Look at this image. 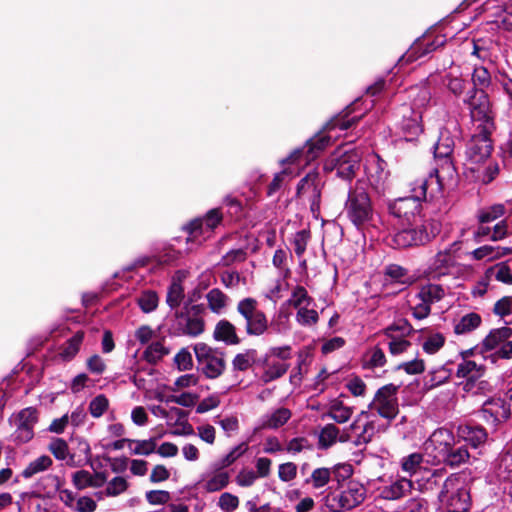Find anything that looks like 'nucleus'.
<instances>
[{
    "mask_svg": "<svg viewBox=\"0 0 512 512\" xmlns=\"http://www.w3.org/2000/svg\"><path fill=\"white\" fill-rule=\"evenodd\" d=\"M361 119L360 116L348 117V112L344 115H338L332 118L313 137L308 139L301 147L293 149L282 160H317L322 156L324 150L331 144L332 136L329 134L332 130L339 129L345 131Z\"/></svg>",
    "mask_w": 512,
    "mask_h": 512,
    "instance_id": "obj_1",
    "label": "nucleus"
},
{
    "mask_svg": "<svg viewBox=\"0 0 512 512\" xmlns=\"http://www.w3.org/2000/svg\"><path fill=\"white\" fill-rule=\"evenodd\" d=\"M439 501L448 512H466L471 505V496L465 477L451 474L443 483L438 495Z\"/></svg>",
    "mask_w": 512,
    "mask_h": 512,
    "instance_id": "obj_2",
    "label": "nucleus"
},
{
    "mask_svg": "<svg viewBox=\"0 0 512 512\" xmlns=\"http://www.w3.org/2000/svg\"><path fill=\"white\" fill-rule=\"evenodd\" d=\"M204 307L202 305H185L176 310L171 328L178 336L197 337L204 332Z\"/></svg>",
    "mask_w": 512,
    "mask_h": 512,
    "instance_id": "obj_3",
    "label": "nucleus"
},
{
    "mask_svg": "<svg viewBox=\"0 0 512 512\" xmlns=\"http://www.w3.org/2000/svg\"><path fill=\"white\" fill-rule=\"evenodd\" d=\"M365 486L357 481H349L339 491H333L326 495L325 505L332 512L351 510L359 506L366 498Z\"/></svg>",
    "mask_w": 512,
    "mask_h": 512,
    "instance_id": "obj_4",
    "label": "nucleus"
},
{
    "mask_svg": "<svg viewBox=\"0 0 512 512\" xmlns=\"http://www.w3.org/2000/svg\"><path fill=\"white\" fill-rule=\"evenodd\" d=\"M472 354L471 351L462 352V361L457 366L456 376L458 378H465L466 381L462 383L463 390L472 395L482 393L488 386V383L481 380L485 373V366L470 360L467 357Z\"/></svg>",
    "mask_w": 512,
    "mask_h": 512,
    "instance_id": "obj_5",
    "label": "nucleus"
},
{
    "mask_svg": "<svg viewBox=\"0 0 512 512\" xmlns=\"http://www.w3.org/2000/svg\"><path fill=\"white\" fill-rule=\"evenodd\" d=\"M345 210L349 220L358 228L366 226L373 216L370 197L363 188L349 192Z\"/></svg>",
    "mask_w": 512,
    "mask_h": 512,
    "instance_id": "obj_6",
    "label": "nucleus"
},
{
    "mask_svg": "<svg viewBox=\"0 0 512 512\" xmlns=\"http://www.w3.org/2000/svg\"><path fill=\"white\" fill-rule=\"evenodd\" d=\"M412 225L409 223V226L403 228L391 236V245L395 248H407L410 246L423 245L428 243L432 238L435 237L438 232V228L433 223H430L431 231H428V226L426 224L417 223Z\"/></svg>",
    "mask_w": 512,
    "mask_h": 512,
    "instance_id": "obj_7",
    "label": "nucleus"
},
{
    "mask_svg": "<svg viewBox=\"0 0 512 512\" xmlns=\"http://www.w3.org/2000/svg\"><path fill=\"white\" fill-rule=\"evenodd\" d=\"M194 352L197 359L198 370L207 378H218L225 370L224 354L208 346L205 343H197L194 346Z\"/></svg>",
    "mask_w": 512,
    "mask_h": 512,
    "instance_id": "obj_8",
    "label": "nucleus"
},
{
    "mask_svg": "<svg viewBox=\"0 0 512 512\" xmlns=\"http://www.w3.org/2000/svg\"><path fill=\"white\" fill-rule=\"evenodd\" d=\"M237 311L244 320L248 335L260 336L267 331L268 319L265 313L258 309V303L255 299L245 298L239 301Z\"/></svg>",
    "mask_w": 512,
    "mask_h": 512,
    "instance_id": "obj_9",
    "label": "nucleus"
},
{
    "mask_svg": "<svg viewBox=\"0 0 512 512\" xmlns=\"http://www.w3.org/2000/svg\"><path fill=\"white\" fill-rule=\"evenodd\" d=\"M423 456L420 453H412L401 460L402 470L408 473L411 477H415L418 483V489L428 490L432 489L433 485L437 484V478L442 477V470H426L422 468L421 464Z\"/></svg>",
    "mask_w": 512,
    "mask_h": 512,
    "instance_id": "obj_10",
    "label": "nucleus"
},
{
    "mask_svg": "<svg viewBox=\"0 0 512 512\" xmlns=\"http://www.w3.org/2000/svg\"><path fill=\"white\" fill-rule=\"evenodd\" d=\"M399 387L387 384L379 388L369 404V409L376 411L382 418L392 421L399 413L398 393Z\"/></svg>",
    "mask_w": 512,
    "mask_h": 512,
    "instance_id": "obj_11",
    "label": "nucleus"
},
{
    "mask_svg": "<svg viewBox=\"0 0 512 512\" xmlns=\"http://www.w3.org/2000/svg\"><path fill=\"white\" fill-rule=\"evenodd\" d=\"M466 105L468 106L471 120L477 123V130L485 131L486 133H492L495 130L490 100L486 92H481L478 99Z\"/></svg>",
    "mask_w": 512,
    "mask_h": 512,
    "instance_id": "obj_12",
    "label": "nucleus"
},
{
    "mask_svg": "<svg viewBox=\"0 0 512 512\" xmlns=\"http://www.w3.org/2000/svg\"><path fill=\"white\" fill-rule=\"evenodd\" d=\"M424 190L418 192L414 197H401L396 199L389 205V211L392 215L398 218H404L408 223H417V217L420 215L424 201Z\"/></svg>",
    "mask_w": 512,
    "mask_h": 512,
    "instance_id": "obj_13",
    "label": "nucleus"
},
{
    "mask_svg": "<svg viewBox=\"0 0 512 512\" xmlns=\"http://www.w3.org/2000/svg\"><path fill=\"white\" fill-rule=\"evenodd\" d=\"M454 442V435L449 429L439 428L425 442V450L433 454L436 461H439L443 458V454L449 451Z\"/></svg>",
    "mask_w": 512,
    "mask_h": 512,
    "instance_id": "obj_14",
    "label": "nucleus"
},
{
    "mask_svg": "<svg viewBox=\"0 0 512 512\" xmlns=\"http://www.w3.org/2000/svg\"><path fill=\"white\" fill-rule=\"evenodd\" d=\"M455 264L456 261L451 248L439 251L430 260V263L425 270V276L433 280L440 279L442 276L448 275Z\"/></svg>",
    "mask_w": 512,
    "mask_h": 512,
    "instance_id": "obj_15",
    "label": "nucleus"
},
{
    "mask_svg": "<svg viewBox=\"0 0 512 512\" xmlns=\"http://www.w3.org/2000/svg\"><path fill=\"white\" fill-rule=\"evenodd\" d=\"M473 135L467 144L466 154L468 160H488L493 150L490 135L485 131H479Z\"/></svg>",
    "mask_w": 512,
    "mask_h": 512,
    "instance_id": "obj_16",
    "label": "nucleus"
},
{
    "mask_svg": "<svg viewBox=\"0 0 512 512\" xmlns=\"http://www.w3.org/2000/svg\"><path fill=\"white\" fill-rule=\"evenodd\" d=\"M479 413L487 423L497 425L509 419L511 409L509 404L498 398L485 402Z\"/></svg>",
    "mask_w": 512,
    "mask_h": 512,
    "instance_id": "obj_17",
    "label": "nucleus"
},
{
    "mask_svg": "<svg viewBox=\"0 0 512 512\" xmlns=\"http://www.w3.org/2000/svg\"><path fill=\"white\" fill-rule=\"evenodd\" d=\"M422 116L419 112L408 109L404 113L401 121L398 123V129L403 135L405 142H415L419 135L423 132Z\"/></svg>",
    "mask_w": 512,
    "mask_h": 512,
    "instance_id": "obj_18",
    "label": "nucleus"
},
{
    "mask_svg": "<svg viewBox=\"0 0 512 512\" xmlns=\"http://www.w3.org/2000/svg\"><path fill=\"white\" fill-rule=\"evenodd\" d=\"M37 422V411L34 408L23 409L15 419V437L19 442L25 443L33 438V427Z\"/></svg>",
    "mask_w": 512,
    "mask_h": 512,
    "instance_id": "obj_19",
    "label": "nucleus"
},
{
    "mask_svg": "<svg viewBox=\"0 0 512 512\" xmlns=\"http://www.w3.org/2000/svg\"><path fill=\"white\" fill-rule=\"evenodd\" d=\"M440 170L436 169L434 173H431L428 178L417 179L410 184L411 195L408 197H414L419 191L424 190V200H427L428 190L430 198L436 196L442 189V179L439 174Z\"/></svg>",
    "mask_w": 512,
    "mask_h": 512,
    "instance_id": "obj_20",
    "label": "nucleus"
},
{
    "mask_svg": "<svg viewBox=\"0 0 512 512\" xmlns=\"http://www.w3.org/2000/svg\"><path fill=\"white\" fill-rule=\"evenodd\" d=\"M222 214L219 209L210 210L204 218H198L190 223V233L194 236L209 234L221 222Z\"/></svg>",
    "mask_w": 512,
    "mask_h": 512,
    "instance_id": "obj_21",
    "label": "nucleus"
},
{
    "mask_svg": "<svg viewBox=\"0 0 512 512\" xmlns=\"http://www.w3.org/2000/svg\"><path fill=\"white\" fill-rule=\"evenodd\" d=\"M352 436L349 432L344 431L340 434V430L334 424L325 425L319 433L318 445L321 449H327L336 443L337 440L340 442H349Z\"/></svg>",
    "mask_w": 512,
    "mask_h": 512,
    "instance_id": "obj_22",
    "label": "nucleus"
},
{
    "mask_svg": "<svg viewBox=\"0 0 512 512\" xmlns=\"http://www.w3.org/2000/svg\"><path fill=\"white\" fill-rule=\"evenodd\" d=\"M458 436L472 447L477 448L487 440L486 430L479 425H460L457 430Z\"/></svg>",
    "mask_w": 512,
    "mask_h": 512,
    "instance_id": "obj_23",
    "label": "nucleus"
},
{
    "mask_svg": "<svg viewBox=\"0 0 512 512\" xmlns=\"http://www.w3.org/2000/svg\"><path fill=\"white\" fill-rule=\"evenodd\" d=\"M218 468L212 473H207L202 477L199 485L206 492H216L225 488L229 483V473Z\"/></svg>",
    "mask_w": 512,
    "mask_h": 512,
    "instance_id": "obj_24",
    "label": "nucleus"
},
{
    "mask_svg": "<svg viewBox=\"0 0 512 512\" xmlns=\"http://www.w3.org/2000/svg\"><path fill=\"white\" fill-rule=\"evenodd\" d=\"M512 338V328L504 326L493 329L482 341V347L486 351L498 350L502 345Z\"/></svg>",
    "mask_w": 512,
    "mask_h": 512,
    "instance_id": "obj_25",
    "label": "nucleus"
},
{
    "mask_svg": "<svg viewBox=\"0 0 512 512\" xmlns=\"http://www.w3.org/2000/svg\"><path fill=\"white\" fill-rule=\"evenodd\" d=\"M455 142L450 132L443 128L440 129L437 142L433 145V154L435 159H446L452 156Z\"/></svg>",
    "mask_w": 512,
    "mask_h": 512,
    "instance_id": "obj_26",
    "label": "nucleus"
},
{
    "mask_svg": "<svg viewBox=\"0 0 512 512\" xmlns=\"http://www.w3.org/2000/svg\"><path fill=\"white\" fill-rule=\"evenodd\" d=\"M446 42L445 36H437L432 41L422 43L418 39L415 44L411 47L408 55V60L413 61L419 58L425 57L428 54L434 52L437 48L443 46Z\"/></svg>",
    "mask_w": 512,
    "mask_h": 512,
    "instance_id": "obj_27",
    "label": "nucleus"
},
{
    "mask_svg": "<svg viewBox=\"0 0 512 512\" xmlns=\"http://www.w3.org/2000/svg\"><path fill=\"white\" fill-rule=\"evenodd\" d=\"M412 488L413 481L403 477L392 482L390 485L384 486L380 491V496L386 500H397Z\"/></svg>",
    "mask_w": 512,
    "mask_h": 512,
    "instance_id": "obj_28",
    "label": "nucleus"
},
{
    "mask_svg": "<svg viewBox=\"0 0 512 512\" xmlns=\"http://www.w3.org/2000/svg\"><path fill=\"white\" fill-rule=\"evenodd\" d=\"M445 296L444 288L439 284L428 283L422 285L418 292L415 294V300H421L431 306L432 304L439 302Z\"/></svg>",
    "mask_w": 512,
    "mask_h": 512,
    "instance_id": "obj_29",
    "label": "nucleus"
},
{
    "mask_svg": "<svg viewBox=\"0 0 512 512\" xmlns=\"http://www.w3.org/2000/svg\"><path fill=\"white\" fill-rule=\"evenodd\" d=\"M470 454L464 445L453 443L448 452L443 454L438 462H443L451 467H458L468 461Z\"/></svg>",
    "mask_w": 512,
    "mask_h": 512,
    "instance_id": "obj_30",
    "label": "nucleus"
},
{
    "mask_svg": "<svg viewBox=\"0 0 512 512\" xmlns=\"http://www.w3.org/2000/svg\"><path fill=\"white\" fill-rule=\"evenodd\" d=\"M353 412V407L345 405L343 401L339 399H334L329 403L325 416H328L339 424H343L351 418Z\"/></svg>",
    "mask_w": 512,
    "mask_h": 512,
    "instance_id": "obj_31",
    "label": "nucleus"
},
{
    "mask_svg": "<svg viewBox=\"0 0 512 512\" xmlns=\"http://www.w3.org/2000/svg\"><path fill=\"white\" fill-rule=\"evenodd\" d=\"M471 254L475 260H495L512 254V248L484 245L475 249Z\"/></svg>",
    "mask_w": 512,
    "mask_h": 512,
    "instance_id": "obj_32",
    "label": "nucleus"
},
{
    "mask_svg": "<svg viewBox=\"0 0 512 512\" xmlns=\"http://www.w3.org/2000/svg\"><path fill=\"white\" fill-rule=\"evenodd\" d=\"M214 337L228 344L239 343L235 326L227 320H221L217 323L214 330Z\"/></svg>",
    "mask_w": 512,
    "mask_h": 512,
    "instance_id": "obj_33",
    "label": "nucleus"
},
{
    "mask_svg": "<svg viewBox=\"0 0 512 512\" xmlns=\"http://www.w3.org/2000/svg\"><path fill=\"white\" fill-rule=\"evenodd\" d=\"M340 467L330 468H317L313 470L311 476L306 479L307 484H311L313 488L319 489L324 487L329 483L332 478V475H336Z\"/></svg>",
    "mask_w": 512,
    "mask_h": 512,
    "instance_id": "obj_34",
    "label": "nucleus"
},
{
    "mask_svg": "<svg viewBox=\"0 0 512 512\" xmlns=\"http://www.w3.org/2000/svg\"><path fill=\"white\" fill-rule=\"evenodd\" d=\"M365 157L363 150L353 143H345L337 147L331 160H362Z\"/></svg>",
    "mask_w": 512,
    "mask_h": 512,
    "instance_id": "obj_35",
    "label": "nucleus"
},
{
    "mask_svg": "<svg viewBox=\"0 0 512 512\" xmlns=\"http://www.w3.org/2000/svg\"><path fill=\"white\" fill-rule=\"evenodd\" d=\"M53 464L52 459L48 455H41L31 461L22 471L21 475L25 479L32 478L34 475L48 470Z\"/></svg>",
    "mask_w": 512,
    "mask_h": 512,
    "instance_id": "obj_36",
    "label": "nucleus"
},
{
    "mask_svg": "<svg viewBox=\"0 0 512 512\" xmlns=\"http://www.w3.org/2000/svg\"><path fill=\"white\" fill-rule=\"evenodd\" d=\"M48 450L58 460H67V464L74 465V455L70 454L67 442L62 438L53 439L49 445Z\"/></svg>",
    "mask_w": 512,
    "mask_h": 512,
    "instance_id": "obj_37",
    "label": "nucleus"
},
{
    "mask_svg": "<svg viewBox=\"0 0 512 512\" xmlns=\"http://www.w3.org/2000/svg\"><path fill=\"white\" fill-rule=\"evenodd\" d=\"M486 276L507 285L512 284V270L505 263H498L486 270Z\"/></svg>",
    "mask_w": 512,
    "mask_h": 512,
    "instance_id": "obj_38",
    "label": "nucleus"
},
{
    "mask_svg": "<svg viewBox=\"0 0 512 512\" xmlns=\"http://www.w3.org/2000/svg\"><path fill=\"white\" fill-rule=\"evenodd\" d=\"M291 417L289 409L281 407L267 415L263 421V427L269 429H277L283 426Z\"/></svg>",
    "mask_w": 512,
    "mask_h": 512,
    "instance_id": "obj_39",
    "label": "nucleus"
},
{
    "mask_svg": "<svg viewBox=\"0 0 512 512\" xmlns=\"http://www.w3.org/2000/svg\"><path fill=\"white\" fill-rule=\"evenodd\" d=\"M157 446L156 438L147 440H129V449L134 455H150L155 452Z\"/></svg>",
    "mask_w": 512,
    "mask_h": 512,
    "instance_id": "obj_40",
    "label": "nucleus"
},
{
    "mask_svg": "<svg viewBox=\"0 0 512 512\" xmlns=\"http://www.w3.org/2000/svg\"><path fill=\"white\" fill-rule=\"evenodd\" d=\"M169 354V349L166 348L162 342L156 341L151 343L143 352V359L150 364H156L165 355Z\"/></svg>",
    "mask_w": 512,
    "mask_h": 512,
    "instance_id": "obj_41",
    "label": "nucleus"
},
{
    "mask_svg": "<svg viewBox=\"0 0 512 512\" xmlns=\"http://www.w3.org/2000/svg\"><path fill=\"white\" fill-rule=\"evenodd\" d=\"M481 323V317L476 313L464 315L455 325L456 334H466L476 329Z\"/></svg>",
    "mask_w": 512,
    "mask_h": 512,
    "instance_id": "obj_42",
    "label": "nucleus"
},
{
    "mask_svg": "<svg viewBox=\"0 0 512 512\" xmlns=\"http://www.w3.org/2000/svg\"><path fill=\"white\" fill-rule=\"evenodd\" d=\"M209 308L219 313L227 304V296L218 288L210 290L206 295Z\"/></svg>",
    "mask_w": 512,
    "mask_h": 512,
    "instance_id": "obj_43",
    "label": "nucleus"
},
{
    "mask_svg": "<svg viewBox=\"0 0 512 512\" xmlns=\"http://www.w3.org/2000/svg\"><path fill=\"white\" fill-rule=\"evenodd\" d=\"M358 164L359 162H335L331 167L325 166V168L336 170V174L344 180H351L355 176V170L359 167Z\"/></svg>",
    "mask_w": 512,
    "mask_h": 512,
    "instance_id": "obj_44",
    "label": "nucleus"
},
{
    "mask_svg": "<svg viewBox=\"0 0 512 512\" xmlns=\"http://www.w3.org/2000/svg\"><path fill=\"white\" fill-rule=\"evenodd\" d=\"M288 370V365L283 361L269 363L263 373V381L270 382L283 376Z\"/></svg>",
    "mask_w": 512,
    "mask_h": 512,
    "instance_id": "obj_45",
    "label": "nucleus"
},
{
    "mask_svg": "<svg viewBox=\"0 0 512 512\" xmlns=\"http://www.w3.org/2000/svg\"><path fill=\"white\" fill-rule=\"evenodd\" d=\"M84 333L79 331L71 337L64 345L62 350V357L66 360L72 359L79 351L80 345L83 341Z\"/></svg>",
    "mask_w": 512,
    "mask_h": 512,
    "instance_id": "obj_46",
    "label": "nucleus"
},
{
    "mask_svg": "<svg viewBox=\"0 0 512 512\" xmlns=\"http://www.w3.org/2000/svg\"><path fill=\"white\" fill-rule=\"evenodd\" d=\"M255 358V350H247L244 353H239L234 357L232 361L233 368L238 371H246L255 362Z\"/></svg>",
    "mask_w": 512,
    "mask_h": 512,
    "instance_id": "obj_47",
    "label": "nucleus"
},
{
    "mask_svg": "<svg viewBox=\"0 0 512 512\" xmlns=\"http://www.w3.org/2000/svg\"><path fill=\"white\" fill-rule=\"evenodd\" d=\"M184 289L179 282H172L167 292L166 302L172 309L180 306L184 299Z\"/></svg>",
    "mask_w": 512,
    "mask_h": 512,
    "instance_id": "obj_48",
    "label": "nucleus"
},
{
    "mask_svg": "<svg viewBox=\"0 0 512 512\" xmlns=\"http://www.w3.org/2000/svg\"><path fill=\"white\" fill-rule=\"evenodd\" d=\"M289 305L296 309L304 306H310L312 299L308 296L307 290L302 286H297L288 300Z\"/></svg>",
    "mask_w": 512,
    "mask_h": 512,
    "instance_id": "obj_49",
    "label": "nucleus"
},
{
    "mask_svg": "<svg viewBox=\"0 0 512 512\" xmlns=\"http://www.w3.org/2000/svg\"><path fill=\"white\" fill-rule=\"evenodd\" d=\"M472 82L476 87L487 89L492 82L488 69L484 66H476L472 73Z\"/></svg>",
    "mask_w": 512,
    "mask_h": 512,
    "instance_id": "obj_50",
    "label": "nucleus"
},
{
    "mask_svg": "<svg viewBox=\"0 0 512 512\" xmlns=\"http://www.w3.org/2000/svg\"><path fill=\"white\" fill-rule=\"evenodd\" d=\"M109 407V400L103 394L97 395L89 403V412L94 418L101 417Z\"/></svg>",
    "mask_w": 512,
    "mask_h": 512,
    "instance_id": "obj_51",
    "label": "nucleus"
},
{
    "mask_svg": "<svg viewBox=\"0 0 512 512\" xmlns=\"http://www.w3.org/2000/svg\"><path fill=\"white\" fill-rule=\"evenodd\" d=\"M505 213V207L502 204H495L488 208L487 210L480 211L478 215V220L481 224L490 223Z\"/></svg>",
    "mask_w": 512,
    "mask_h": 512,
    "instance_id": "obj_52",
    "label": "nucleus"
},
{
    "mask_svg": "<svg viewBox=\"0 0 512 512\" xmlns=\"http://www.w3.org/2000/svg\"><path fill=\"white\" fill-rule=\"evenodd\" d=\"M319 319L318 313L314 309H309V306L300 307L296 314V320L299 324L304 326H311L317 323Z\"/></svg>",
    "mask_w": 512,
    "mask_h": 512,
    "instance_id": "obj_53",
    "label": "nucleus"
},
{
    "mask_svg": "<svg viewBox=\"0 0 512 512\" xmlns=\"http://www.w3.org/2000/svg\"><path fill=\"white\" fill-rule=\"evenodd\" d=\"M73 484L79 490H83L87 487H96L98 484L94 482L93 476L86 470H80L73 474Z\"/></svg>",
    "mask_w": 512,
    "mask_h": 512,
    "instance_id": "obj_54",
    "label": "nucleus"
},
{
    "mask_svg": "<svg viewBox=\"0 0 512 512\" xmlns=\"http://www.w3.org/2000/svg\"><path fill=\"white\" fill-rule=\"evenodd\" d=\"M138 304L144 312H151L158 305V296L153 291H145L139 296Z\"/></svg>",
    "mask_w": 512,
    "mask_h": 512,
    "instance_id": "obj_55",
    "label": "nucleus"
},
{
    "mask_svg": "<svg viewBox=\"0 0 512 512\" xmlns=\"http://www.w3.org/2000/svg\"><path fill=\"white\" fill-rule=\"evenodd\" d=\"M293 178V173L288 168L283 169L281 172L277 173L272 182L268 186V195H273L276 191H278L282 185L291 180Z\"/></svg>",
    "mask_w": 512,
    "mask_h": 512,
    "instance_id": "obj_56",
    "label": "nucleus"
},
{
    "mask_svg": "<svg viewBox=\"0 0 512 512\" xmlns=\"http://www.w3.org/2000/svg\"><path fill=\"white\" fill-rule=\"evenodd\" d=\"M374 431H375L374 423L371 421L366 422L363 425L362 431L360 433H357V430L354 432L355 433L354 444L357 446L362 445V444H367L368 442L371 441V439L374 435Z\"/></svg>",
    "mask_w": 512,
    "mask_h": 512,
    "instance_id": "obj_57",
    "label": "nucleus"
},
{
    "mask_svg": "<svg viewBox=\"0 0 512 512\" xmlns=\"http://www.w3.org/2000/svg\"><path fill=\"white\" fill-rule=\"evenodd\" d=\"M128 487V483L123 477H115L111 481L108 482L106 487V495L108 496H117L123 493Z\"/></svg>",
    "mask_w": 512,
    "mask_h": 512,
    "instance_id": "obj_58",
    "label": "nucleus"
},
{
    "mask_svg": "<svg viewBox=\"0 0 512 512\" xmlns=\"http://www.w3.org/2000/svg\"><path fill=\"white\" fill-rule=\"evenodd\" d=\"M493 312L500 317H505L512 314V295L504 296L499 299L493 308Z\"/></svg>",
    "mask_w": 512,
    "mask_h": 512,
    "instance_id": "obj_59",
    "label": "nucleus"
},
{
    "mask_svg": "<svg viewBox=\"0 0 512 512\" xmlns=\"http://www.w3.org/2000/svg\"><path fill=\"white\" fill-rule=\"evenodd\" d=\"M218 505L225 512H233L239 506V499L237 496L226 492L219 497Z\"/></svg>",
    "mask_w": 512,
    "mask_h": 512,
    "instance_id": "obj_60",
    "label": "nucleus"
},
{
    "mask_svg": "<svg viewBox=\"0 0 512 512\" xmlns=\"http://www.w3.org/2000/svg\"><path fill=\"white\" fill-rule=\"evenodd\" d=\"M247 451V445L241 443L234 447L221 461L220 468H225L233 464L241 455Z\"/></svg>",
    "mask_w": 512,
    "mask_h": 512,
    "instance_id": "obj_61",
    "label": "nucleus"
},
{
    "mask_svg": "<svg viewBox=\"0 0 512 512\" xmlns=\"http://www.w3.org/2000/svg\"><path fill=\"white\" fill-rule=\"evenodd\" d=\"M444 341L443 335L433 334L423 343V349L429 354H434L444 345Z\"/></svg>",
    "mask_w": 512,
    "mask_h": 512,
    "instance_id": "obj_62",
    "label": "nucleus"
},
{
    "mask_svg": "<svg viewBox=\"0 0 512 512\" xmlns=\"http://www.w3.org/2000/svg\"><path fill=\"white\" fill-rule=\"evenodd\" d=\"M247 253L243 249H236L227 252L221 260L223 266H230L234 263H240L246 260Z\"/></svg>",
    "mask_w": 512,
    "mask_h": 512,
    "instance_id": "obj_63",
    "label": "nucleus"
},
{
    "mask_svg": "<svg viewBox=\"0 0 512 512\" xmlns=\"http://www.w3.org/2000/svg\"><path fill=\"white\" fill-rule=\"evenodd\" d=\"M496 461L500 472L507 474L512 472V450H506L500 453Z\"/></svg>",
    "mask_w": 512,
    "mask_h": 512,
    "instance_id": "obj_64",
    "label": "nucleus"
}]
</instances>
